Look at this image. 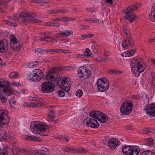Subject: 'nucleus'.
Instances as JSON below:
<instances>
[{
    "mask_svg": "<svg viewBox=\"0 0 155 155\" xmlns=\"http://www.w3.org/2000/svg\"><path fill=\"white\" fill-rule=\"evenodd\" d=\"M15 17L18 18L21 24H26L29 22L41 23L42 21L36 19V15L33 13H19L15 15Z\"/></svg>",
    "mask_w": 155,
    "mask_h": 155,
    "instance_id": "nucleus-1",
    "label": "nucleus"
},
{
    "mask_svg": "<svg viewBox=\"0 0 155 155\" xmlns=\"http://www.w3.org/2000/svg\"><path fill=\"white\" fill-rule=\"evenodd\" d=\"M91 74V71L84 66H81L77 70V75L79 80L82 81L89 78Z\"/></svg>",
    "mask_w": 155,
    "mask_h": 155,
    "instance_id": "nucleus-5",
    "label": "nucleus"
},
{
    "mask_svg": "<svg viewBox=\"0 0 155 155\" xmlns=\"http://www.w3.org/2000/svg\"><path fill=\"white\" fill-rule=\"evenodd\" d=\"M64 35L65 37H67L70 35H71L73 34V32L70 30H67L64 31Z\"/></svg>",
    "mask_w": 155,
    "mask_h": 155,
    "instance_id": "nucleus-38",
    "label": "nucleus"
},
{
    "mask_svg": "<svg viewBox=\"0 0 155 155\" xmlns=\"http://www.w3.org/2000/svg\"><path fill=\"white\" fill-rule=\"evenodd\" d=\"M0 88L2 89L4 92L7 93L8 95H10L13 91L9 83L3 79H0Z\"/></svg>",
    "mask_w": 155,
    "mask_h": 155,
    "instance_id": "nucleus-11",
    "label": "nucleus"
},
{
    "mask_svg": "<svg viewBox=\"0 0 155 155\" xmlns=\"http://www.w3.org/2000/svg\"><path fill=\"white\" fill-rule=\"evenodd\" d=\"M133 104L130 102H124L120 106V111L123 115H127L129 114L132 109Z\"/></svg>",
    "mask_w": 155,
    "mask_h": 155,
    "instance_id": "nucleus-9",
    "label": "nucleus"
},
{
    "mask_svg": "<svg viewBox=\"0 0 155 155\" xmlns=\"http://www.w3.org/2000/svg\"><path fill=\"white\" fill-rule=\"evenodd\" d=\"M17 42L18 40L14 35H11L10 37V45L11 47L12 46V45H15L17 43Z\"/></svg>",
    "mask_w": 155,
    "mask_h": 155,
    "instance_id": "nucleus-26",
    "label": "nucleus"
},
{
    "mask_svg": "<svg viewBox=\"0 0 155 155\" xmlns=\"http://www.w3.org/2000/svg\"><path fill=\"white\" fill-rule=\"evenodd\" d=\"M35 153L34 152V154L35 155L37 154L38 155H49L48 153H44L41 152L40 151L37 150L36 152H35Z\"/></svg>",
    "mask_w": 155,
    "mask_h": 155,
    "instance_id": "nucleus-44",
    "label": "nucleus"
},
{
    "mask_svg": "<svg viewBox=\"0 0 155 155\" xmlns=\"http://www.w3.org/2000/svg\"><path fill=\"white\" fill-rule=\"evenodd\" d=\"M130 66L132 71L136 77L139 76L140 73L143 72L145 69V65L140 60L132 59L131 61Z\"/></svg>",
    "mask_w": 155,
    "mask_h": 155,
    "instance_id": "nucleus-3",
    "label": "nucleus"
},
{
    "mask_svg": "<svg viewBox=\"0 0 155 155\" xmlns=\"http://www.w3.org/2000/svg\"><path fill=\"white\" fill-rule=\"evenodd\" d=\"M47 74L46 75V79L47 80H50L52 81H55V78L52 75L50 74Z\"/></svg>",
    "mask_w": 155,
    "mask_h": 155,
    "instance_id": "nucleus-29",
    "label": "nucleus"
},
{
    "mask_svg": "<svg viewBox=\"0 0 155 155\" xmlns=\"http://www.w3.org/2000/svg\"><path fill=\"white\" fill-rule=\"evenodd\" d=\"M18 73L17 72L14 71L11 72L9 75V77L10 78L13 79L17 78L18 76Z\"/></svg>",
    "mask_w": 155,
    "mask_h": 155,
    "instance_id": "nucleus-30",
    "label": "nucleus"
},
{
    "mask_svg": "<svg viewBox=\"0 0 155 155\" xmlns=\"http://www.w3.org/2000/svg\"><path fill=\"white\" fill-rule=\"evenodd\" d=\"M68 19L66 16H63L62 17H60L59 18H56L55 19L53 20V21H59L62 22H66L67 19Z\"/></svg>",
    "mask_w": 155,
    "mask_h": 155,
    "instance_id": "nucleus-35",
    "label": "nucleus"
},
{
    "mask_svg": "<svg viewBox=\"0 0 155 155\" xmlns=\"http://www.w3.org/2000/svg\"><path fill=\"white\" fill-rule=\"evenodd\" d=\"M54 106H51L49 107V111L48 112V122L52 121L54 118V111L53 109Z\"/></svg>",
    "mask_w": 155,
    "mask_h": 155,
    "instance_id": "nucleus-18",
    "label": "nucleus"
},
{
    "mask_svg": "<svg viewBox=\"0 0 155 155\" xmlns=\"http://www.w3.org/2000/svg\"><path fill=\"white\" fill-rule=\"evenodd\" d=\"M62 149L63 151H66L67 152L74 153L75 152L76 150V149L73 147H69L67 146L64 147Z\"/></svg>",
    "mask_w": 155,
    "mask_h": 155,
    "instance_id": "nucleus-27",
    "label": "nucleus"
},
{
    "mask_svg": "<svg viewBox=\"0 0 155 155\" xmlns=\"http://www.w3.org/2000/svg\"><path fill=\"white\" fill-rule=\"evenodd\" d=\"M91 55V52L89 48H87L85 51L84 52L83 56L84 57H89Z\"/></svg>",
    "mask_w": 155,
    "mask_h": 155,
    "instance_id": "nucleus-31",
    "label": "nucleus"
},
{
    "mask_svg": "<svg viewBox=\"0 0 155 155\" xmlns=\"http://www.w3.org/2000/svg\"><path fill=\"white\" fill-rule=\"evenodd\" d=\"M46 37H40L39 39V40L40 41H46Z\"/></svg>",
    "mask_w": 155,
    "mask_h": 155,
    "instance_id": "nucleus-60",
    "label": "nucleus"
},
{
    "mask_svg": "<svg viewBox=\"0 0 155 155\" xmlns=\"http://www.w3.org/2000/svg\"><path fill=\"white\" fill-rule=\"evenodd\" d=\"M30 140L31 141H40L39 139L37 137L35 136H30Z\"/></svg>",
    "mask_w": 155,
    "mask_h": 155,
    "instance_id": "nucleus-45",
    "label": "nucleus"
},
{
    "mask_svg": "<svg viewBox=\"0 0 155 155\" xmlns=\"http://www.w3.org/2000/svg\"><path fill=\"white\" fill-rule=\"evenodd\" d=\"M123 31L125 35L127 34V33L130 32L127 29V28H126L125 27H123Z\"/></svg>",
    "mask_w": 155,
    "mask_h": 155,
    "instance_id": "nucleus-53",
    "label": "nucleus"
},
{
    "mask_svg": "<svg viewBox=\"0 0 155 155\" xmlns=\"http://www.w3.org/2000/svg\"><path fill=\"white\" fill-rule=\"evenodd\" d=\"M151 131L147 129H146L143 130V133L145 134H148L150 133Z\"/></svg>",
    "mask_w": 155,
    "mask_h": 155,
    "instance_id": "nucleus-54",
    "label": "nucleus"
},
{
    "mask_svg": "<svg viewBox=\"0 0 155 155\" xmlns=\"http://www.w3.org/2000/svg\"><path fill=\"white\" fill-rule=\"evenodd\" d=\"M108 72L111 74H120L122 73L121 70L111 69L108 70Z\"/></svg>",
    "mask_w": 155,
    "mask_h": 155,
    "instance_id": "nucleus-32",
    "label": "nucleus"
},
{
    "mask_svg": "<svg viewBox=\"0 0 155 155\" xmlns=\"http://www.w3.org/2000/svg\"><path fill=\"white\" fill-rule=\"evenodd\" d=\"M88 38L87 35H83L81 36V39L83 40L84 39Z\"/></svg>",
    "mask_w": 155,
    "mask_h": 155,
    "instance_id": "nucleus-59",
    "label": "nucleus"
},
{
    "mask_svg": "<svg viewBox=\"0 0 155 155\" xmlns=\"http://www.w3.org/2000/svg\"><path fill=\"white\" fill-rule=\"evenodd\" d=\"M43 76V74L41 70L38 69H35L33 70L32 73L28 74L27 78L28 80L36 82L40 80Z\"/></svg>",
    "mask_w": 155,
    "mask_h": 155,
    "instance_id": "nucleus-7",
    "label": "nucleus"
},
{
    "mask_svg": "<svg viewBox=\"0 0 155 155\" xmlns=\"http://www.w3.org/2000/svg\"><path fill=\"white\" fill-rule=\"evenodd\" d=\"M0 100H1L2 103H5L7 101V98L4 96L0 94Z\"/></svg>",
    "mask_w": 155,
    "mask_h": 155,
    "instance_id": "nucleus-42",
    "label": "nucleus"
},
{
    "mask_svg": "<svg viewBox=\"0 0 155 155\" xmlns=\"http://www.w3.org/2000/svg\"><path fill=\"white\" fill-rule=\"evenodd\" d=\"M5 3L4 2V0H0V5H5Z\"/></svg>",
    "mask_w": 155,
    "mask_h": 155,
    "instance_id": "nucleus-64",
    "label": "nucleus"
},
{
    "mask_svg": "<svg viewBox=\"0 0 155 155\" xmlns=\"http://www.w3.org/2000/svg\"><path fill=\"white\" fill-rule=\"evenodd\" d=\"M68 78H62L60 79L57 83V85L61 88L65 89L66 92L68 91L70 89V87L68 83Z\"/></svg>",
    "mask_w": 155,
    "mask_h": 155,
    "instance_id": "nucleus-14",
    "label": "nucleus"
},
{
    "mask_svg": "<svg viewBox=\"0 0 155 155\" xmlns=\"http://www.w3.org/2000/svg\"><path fill=\"white\" fill-rule=\"evenodd\" d=\"M59 137V139L60 140H63V141L66 140L67 142H68L69 140V138L68 137H65L63 136H60Z\"/></svg>",
    "mask_w": 155,
    "mask_h": 155,
    "instance_id": "nucleus-40",
    "label": "nucleus"
},
{
    "mask_svg": "<svg viewBox=\"0 0 155 155\" xmlns=\"http://www.w3.org/2000/svg\"><path fill=\"white\" fill-rule=\"evenodd\" d=\"M97 85L98 90L101 92L107 90L109 86L108 80L104 78H99L97 81Z\"/></svg>",
    "mask_w": 155,
    "mask_h": 155,
    "instance_id": "nucleus-6",
    "label": "nucleus"
},
{
    "mask_svg": "<svg viewBox=\"0 0 155 155\" xmlns=\"http://www.w3.org/2000/svg\"><path fill=\"white\" fill-rule=\"evenodd\" d=\"M29 99L31 101H41V99L39 98L30 97Z\"/></svg>",
    "mask_w": 155,
    "mask_h": 155,
    "instance_id": "nucleus-41",
    "label": "nucleus"
},
{
    "mask_svg": "<svg viewBox=\"0 0 155 155\" xmlns=\"http://www.w3.org/2000/svg\"><path fill=\"white\" fill-rule=\"evenodd\" d=\"M143 100L145 104L148 103L149 101V99L148 97L146 96L145 97H143Z\"/></svg>",
    "mask_w": 155,
    "mask_h": 155,
    "instance_id": "nucleus-50",
    "label": "nucleus"
},
{
    "mask_svg": "<svg viewBox=\"0 0 155 155\" xmlns=\"http://www.w3.org/2000/svg\"><path fill=\"white\" fill-rule=\"evenodd\" d=\"M58 96L61 97H63L65 95V93L63 90H59L58 92Z\"/></svg>",
    "mask_w": 155,
    "mask_h": 155,
    "instance_id": "nucleus-43",
    "label": "nucleus"
},
{
    "mask_svg": "<svg viewBox=\"0 0 155 155\" xmlns=\"http://www.w3.org/2000/svg\"><path fill=\"white\" fill-rule=\"evenodd\" d=\"M32 132L35 134H39L42 136H47L48 133L46 132L48 130L47 126L43 124L39 121H34L30 124Z\"/></svg>",
    "mask_w": 155,
    "mask_h": 155,
    "instance_id": "nucleus-2",
    "label": "nucleus"
},
{
    "mask_svg": "<svg viewBox=\"0 0 155 155\" xmlns=\"http://www.w3.org/2000/svg\"><path fill=\"white\" fill-rule=\"evenodd\" d=\"M140 155H154V154L151 151L147 150L141 153Z\"/></svg>",
    "mask_w": 155,
    "mask_h": 155,
    "instance_id": "nucleus-34",
    "label": "nucleus"
},
{
    "mask_svg": "<svg viewBox=\"0 0 155 155\" xmlns=\"http://www.w3.org/2000/svg\"><path fill=\"white\" fill-rule=\"evenodd\" d=\"M62 71V67H56L53 68L51 71L50 72L54 73Z\"/></svg>",
    "mask_w": 155,
    "mask_h": 155,
    "instance_id": "nucleus-28",
    "label": "nucleus"
},
{
    "mask_svg": "<svg viewBox=\"0 0 155 155\" xmlns=\"http://www.w3.org/2000/svg\"><path fill=\"white\" fill-rule=\"evenodd\" d=\"M38 62L35 61V62H31L30 64L28 65L29 67L34 68L37 67V65H38Z\"/></svg>",
    "mask_w": 155,
    "mask_h": 155,
    "instance_id": "nucleus-36",
    "label": "nucleus"
},
{
    "mask_svg": "<svg viewBox=\"0 0 155 155\" xmlns=\"http://www.w3.org/2000/svg\"><path fill=\"white\" fill-rule=\"evenodd\" d=\"M98 117L97 119L98 121L102 123H105L107 122V117L105 114H103L102 112H100L99 114L98 115Z\"/></svg>",
    "mask_w": 155,
    "mask_h": 155,
    "instance_id": "nucleus-20",
    "label": "nucleus"
},
{
    "mask_svg": "<svg viewBox=\"0 0 155 155\" xmlns=\"http://www.w3.org/2000/svg\"><path fill=\"white\" fill-rule=\"evenodd\" d=\"M96 60L99 62H103L102 57L98 56L96 58Z\"/></svg>",
    "mask_w": 155,
    "mask_h": 155,
    "instance_id": "nucleus-55",
    "label": "nucleus"
},
{
    "mask_svg": "<svg viewBox=\"0 0 155 155\" xmlns=\"http://www.w3.org/2000/svg\"><path fill=\"white\" fill-rule=\"evenodd\" d=\"M24 138L27 140H30V136L25 135L24 137Z\"/></svg>",
    "mask_w": 155,
    "mask_h": 155,
    "instance_id": "nucleus-62",
    "label": "nucleus"
},
{
    "mask_svg": "<svg viewBox=\"0 0 155 155\" xmlns=\"http://www.w3.org/2000/svg\"><path fill=\"white\" fill-rule=\"evenodd\" d=\"M68 11L67 9H60L58 10V11L56 12L58 13H66Z\"/></svg>",
    "mask_w": 155,
    "mask_h": 155,
    "instance_id": "nucleus-48",
    "label": "nucleus"
},
{
    "mask_svg": "<svg viewBox=\"0 0 155 155\" xmlns=\"http://www.w3.org/2000/svg\"><path fill=\"white\" fill-rule=\"evenodd\" d=\"M76 151L75 152H76L78 153H84L86 152V150L84 149H79L78 150H77L76 149Z\"/></svg>",
    "mask_w": 155,
    "mask_h": 155,
    "instance_id": "nucleus-49",
    "label": "nucleus"
},
{
    "mask_svg": "<svg viewBox=\"0 0 155 155\" xmlns=\"http://www.w3.org/2000/svg\"><path fill=\"white\" fill-rule=\"evenodd\" d=\"M7 114V111L0 110V128H2L4 124H7L9 123L10 120Z\"/></svg>",
    "mask_w": 155,
    "mask_h": 155,
    "instance_id": "nucleus-13",
    "label": "nucleus"
},
{
    "mask_svg": "<svg viewBox=\"0 0 155 155\" xmlns=\"http://www.w3.org/2000/svg\"><path fill=\"white\" fill-rule=\"evenodd\" d=\"M153 139L149 138L147 140V145L149 146H151L153 144Z\"/></svg>",
    "mask_w": 155,
    "mask_h": 155,
    "instance_id": "nucleus-46",
    "label": "nucleus"
},
{
    "mask_svg": "<svg viewBox=\"0 0 155 155\" xmlns=\"http://www.w3.org/2000/svg\"><path fill=\"white\" fill-rule=\"evenodd\" d=\"M67 18L68 19H67V20L66 21V22H67L68 21H74L75 20V18H68L67 17Z\"/></svg>",
    "mask_w": 155,
    "mask_h": 155,
    "instance_id": "nucleus-57",
    "label": "nucleus"
},
{
    "mask_svg": "<svg viewBox=\"0 0 155 155\" xmlns=\"http://www.w3.org/2000/svg\"><path fill=\"white\" fill-rule=\"evenodd\" d=\"M5 136L6 137L5 138V141H6V140L10 138V137H12L10 133L7 134L6 133H5Z\"/></svg>",
    "mask_w": 155,
    "mask_h": 155,
    "instance_id": "nucleus-52",
    "label": "nucleus"
},
{
    "mask_svg": "<svg viewBox=\"0 0 155 155\" xmlns=\"http://www.w3.org/2000/svg\"><path fill=\"white\" fill-rule=\"evenodd\" d=\"M37 150H31L30 151L27 149H23L20 150V152L21 153H24L26 154H30L31 155H35L34 154V152H36Z\"/></svg>",
    "mask_w": 155,
    "mask_h": 155,
    "instance_id": "nucleus-25",
    "label": "nucleus"
},
{
    "mask_svg": "<svg viewBox=\"0 0 155 155\" xmlns=\"http://www.w3.org/2000/svg\"><path fill=\"white\" fill-rule=\"evenodd\" d=\"M5 131L4 128L0 129V141L2 142L5 141Z\"/></svg>",
    "mask_w": 155,
    "mask_h": 155,
    "instance_id": "nucleus-24",
    "label": "nucleus"
},
{
    "mask_svg": "<svg viewBox=\"0 0 155 155\" xmlns=\"http://www.w3.org/2000/svg\"><path fill=\"white\" fill-rule=\"evenodd\" d=\"M34 105L33 103H28L27 102L25 103L24 104V106H27L28 107H33Z\"/></svg>",
    "mask_w": 155,
    "mask_h": 155,
    "instance_id": "nucleus-47",
    "label": "nucleus"
},
{
    "mask_svg": "<svg viewBox=\"0 0 155 155\" xmlns=\"http://www.w3.org/2000/svg\"><path fill=\"white\" fill-rule=\"evenodd\" d=\"M62 71H69V68L68 66H65L62 67Z\"/></svg>",
    "mask_w": 155,
    "mask_h": 155,
    "instance_id": "nucleus-58",
    "label": "nucleus"
},
{
    "mask_svg": "<svg viewBox=\"0 0 155 155\" xmlns=\"http://www.w3.org/2000/svg\"><path fill=\"white\" fill-rule=\"evenodd\" d=\"M105 144H107L108 146L111 149H114L118 144L119 141L117 139H110V142L106 141L105 142Z\"/></svg>",
    "mask_w": 155,
    "mask_h": 155,
    "instance_id": "nucleus-17",
    "label": "nucleus"
},
{
    "mask_svg": "<svg viewBox=\"0 0 155 155\" xmlns=\"http://www.w3.org/2000/svg\"><path fill=\"white\" fill-rule=\"evenodd\" d=\"M135 50H131L130 51H127L121 54V55L123 57H129L134 55L135 53Z\"/></svg>",
    "mask_w": 155,
    "mask_h": 155,
    "instance_id": "nucleus-21",
    "label": "nucleus"
},
{
    "mask_svg": "<svg viewBox=\"0 0 155 155\" xmlns=\"http://www.w3.org/2000/svg\"><path fill=\"white\" fill-rule=\"evenodd\" d=\"M55 88L54 84L51 82H46L43 83L41 90L43 93H51Z\"/></svg>",
    "mask_w": 155,
    "mask_h": 155,
    "instance_id": "nucleus-12",
    "label": "nucleus"
},
{
    "mask_svg": "<svg viewBox=\"0 0 155 155\" xmlns=\"http://www.w3.org/2000/svg\"><path fill=\"white\" fill-rule=\"evenodd\" d=\"M11 84L13 85L18 86L19 85V84L17 82H13L11 83Z\"/></svg>",
    "mask_w": 155,
    "mask_h": 155,
    "instance_id": "nucleus-61",
    "label": "nucleus"
},
{
    "mask_svg": "<svg viewBox=\"0 0 155 155\" xmlns=\"http://www.w3.org/2000/svg\"><path fill=\"white\" fill-rule=\"evenodd\" d=\"M140 4H137L136 5H131L126 8L124 11V13L126 14L125 15L126 18L130 22H132L136 19L138 18V17L135 15L131 13L140 6Z\"/></svg>",
    "mask_w": 155,
    "mask_h": 155,
    "instance_id": "nucleus-4",
    "label": "nucleus"
},
{
    "mask_svg": "<svg viewBox=\"0 0 155 155\" xmlns=\"http://www.w3.org/2000/svg\"><path fill=\"white\" fill-rule=\"evenodd\" d=\"M54 52V50L53 49H48V50H46V53L47 54H48V52H50L51 54H52Z\"/></svg>",
    "mask_w": 155,
    "mask_h": 155,
    "instance_id": "nucleus-56",
    "label": "nucleus"
},
{
    "mask_svg": "<svg viewBox=\"0 0 155 155\" xmlns=\"http://www.w3.org/2000/svg\"><path fill=\"white\" fill-rule=\"evenodd\" d=\"M146 113L150 116H155V104H150L145 107Z\"/></svg>",
    "mask_w": 155,
    "mask_h": 155,
    "instance_id": "nucleus-16",
    "label": "nucleus"
},
{
    "mask_svg": "<svg viewBox=\"0 0 155 155\" xmlns=\"http://www.w3.org/2000/svg\"><path fill=\"white\" fill-rule=\"evenodd\" d=\"M46 51V50L41 49V48H38L35 51V52L38 53L40 54H44Z\"/></svg>",
    "mask_w": 155,
    "mask_h": 155,
    "instance_id": "nucleus-37",
    "label": "nucleus"
},
{
    "mask_svg": "<svg viewBox=\"0 0 155 155\" xmlns=\"http://www.w3.org/2000/svg\"><path fill=\"white\" fill-rule=\"evenodd\" d=\"M75 94L77 97H81L83 94L82 91L81 90L78 89L76 92Z\"/></svg>",
    "mask_w": 155,
    "mask_h": 155,
    "instance_id": "nucleus-39",
    "label": "nucleus"
},
{
    "mask_svg": "<svg viewBox=\"0 0 155 155\" xmlns=\"http://www.w3.org/2000/svg\"><path fill=\"white\" fill-rule=\"evenodd\" d=\"M0 155H8V150L6 148H0Z\"/></svg>",
    "mask_w": 155,
    "mask_h": 155,
    "instance_id": "nucleus-33",
    "label": "nucleus"
},
{
    "mask_svg": "<svg viewBox=\"0 0 155 155\" xmlns=\"http://www.w3.org/2000/svg\"><path fill=\"white\" fill-rule=\"evenodd\" d=\"M86 123V125L93 128H97L99 126V123L95 119L91 118H87L83 120Z\"/></svg>",
    "mask_w": 155,
    "mask_h": 155,
    "instance_id": "nucleus-15",
    "label": "nucleus"
},
{
    "mask_svg": "<svg viewBox=\"0 0 155 155\" xmlns=\"http://www.w3.org/2000/svg\"><path fill=\"white\" fill-rule=\"evenodd\" d=\"M99 113L100 111H93L90 112L89 115L92 117V118L98 119L97 118H99L98 116Z\"/></svg>",
    "mask_w": 155,
    "mask_h": 155,
    "instance_id": "nucleus-23",
    "label": "nucleus"
},
{
    "mask_svg": "<svg viewBox=\"0 0 155 155\" xmlns=\"http://www.w3.org/2000/svg\"><path fill=\"white\" fill-rule=\"evenodd\" d=\"M68 67L69 68V70L71 71L72 70H74V67L72 66H68Z\"/></svg>",
    "mask_w": 155,
    "mask_h": 155,
    "instance_id": "nucleus-63",
    "label": "nucleus"
},
{
    "mask_svg": "<svg viewBox=\"0 0 155 155\" xmlns=\"http://www.w3.org/2000/svg\"><path fill=\"white\" fill-rule=\"evenodd\" d=\"M150 19L153 21H155V3L151 9V11L149 15Z\"/></svg>",
    "mask_w": 155,
    "mask_h": 155,
    "instance_id": "nucleus-22",
    "label": "nucleus"
},
{
    "mask_svg": "<svg viewBox=\"0 0 155 155\" xmlns=\"http://www.w3.org/2000/svg\"><path fill=\"white\" fill-rule=\"evenodd\" d=\"M42 103H41L40 102H38L36 103V104L34 103V105H33V107H38L40 106H42L41 104H42Z\"/></svg>",
    "mask_w": 155,
    "mask_h": 155,
    "instance_id": "nucleus-51",
    "label": "nucleus"
},
{
    "mask_svg": "<svg viewBox=\"0 0 155 155\" xmlns=\"http://www.w3.org/2000/svg\"><path fill=\"white\" fill-rule=\"evenodd\" d=\"M126 39L124 40V41L122 44V46L123 48L126 49L133 47L134 46V44L133 41L131 39V36L130 32L125 35Z\"/></svg>",
    "mask_w": 155,
    "mask_h": 155,
    "instance_id": "nucleus-10",
    "label": "nucleus"
},
{
    "mask_svg": "<svg viewBox=\"0 0 155 155\" xmlns=\"http://www.w3.org/2000/svg\"><path fill=\"white\" fill-rule=\"evenodd\" d=\"M8 42L7 40L4 41H0V52H5L7 49Z\"/></svg>",
    "mask_w": 155,
    "mask_h": 155,
    "instance_id": "nucleus-19",
    "label": "nucleus"
},
{
    "mask_svg": "<svg viewBox=\"0 0 155 155\" xmlns=\"http://www.w3.org/2000/svg\"><path fill=\"white\" fill-rule=\"evenodd\" d=\"M137 146H126L122 149V152L126 155H137L139 153Z\"/></svg>",
    "mask_w": 155,
    "mask_h": 155,
    "instance_id": "nucleus-8",
    "label": "nucleus"
}]
</instances>
